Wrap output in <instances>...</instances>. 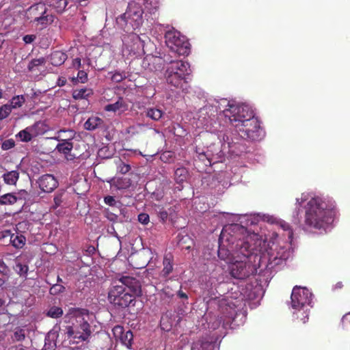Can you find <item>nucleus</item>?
<instances>
[{
	"label": "nucleus",
	"instance_id": "1",
	"mask_svg": "<svg viewBox=\"0 0 350 350\" xmlns=\"http://www.w3.org/2000/svg\"><path fill=\"white\" fill-rule=\"evenodd\" d=\"M295 201L297 206L306 202L304 205L305 228L321 232H327L331 228L336 215V202L332 198L304 192Z\"/></svg>",
	"mask_w": 350,
	"mask_h": 350
},
{
	"label": "nucleus",
	"instance_id": "2",
	"mask_svg": "<svg viewBox=\"0 0 350 350\" xmlns=\"http://www.w3.org/2000/svg\"><path fill=\"white\" fill-rule=\"evenodd\" d=\"M144 11L136 2L129 3L126 12L117 18V24L127 33L123 36L124 49L136 56L144 54V40L134 30L139 29L143 23Z\"/></svg>",
	"mask_w": 350,
	"mask_h": 350
},
{
	"label": "nucleus",
	"instance_id": "3",
	"mask_svg": "<svg viewBox=\"0 0 350 350\" xmlns=\"http://www.w3.org/2000/svg\"><path fill=\"white\" fill-rule=\"evenodd\" d=\"M242 139L258 141L263 138L265 132L260 126L254 111L249 105H243L240 112L230 119V122Z\"/></svg>",
	"mask_w": 350,
	"mask_h": 350
},
{
	"label": "nucleus",
	"instance_id": "4",
	"mask_svg": "<svg viewBox=\"0 0 350 350\" xmlns=\"http://www.w3.org/2000/svg\"><path fill=\"white\" fill-rule=\"evenodd\" d=\"M253 215L245 216L248 227L237 224L225 226L220 232L218 241H267V230L262 226H258V224H251L250 217Z\"/></svg>",
	"mask_w": 350,
	"mask_h": 350
},
{
	"label": "nucleus",
	"instance_id": "5",
	"mask_svg": "<svg viewBox=\"0 0 350 350\" xmlns=\"http://www.w3.org/2000/svg\"><path fill=\"white\" fill-rule=\"evenodd\" d=\"M250 221L252 225L258 224V226H262L267 230V241H274L277 239L293 241L296 238L290 225L273 215L261 213H254L250 217Z\"/></svg>",
	"mask_w": 350,
	"mask_h": 350
},
{
	"label": "nucleus",
	"instance_id": "6",
	"mask_svg": "<svg viewBox=\"0 0 350 350\" xmlns=\"http://www.w3.org/2000/svg\"><path fill=\"white\" fill-rule=\"evenodd\" d=\"M241 252L242 257L228 262V270L232 278L243 280L256 272V266L249 260L255 253V247L250 242H241Z\"/></svg>",
	"mask_w": 350,
	"mask_h": 350
},
{
	"label": "nucleus",
	"instance_id": "7",
	"mask_svg": "<svg viewBox=\"0 0 350 350\" xmlns=\"http://www.w3.org/2000/svg\"><path fill=\"white\" fill-rule=\"evenodd\" d=\"M70 319H75V323L67 327V334L69 338L79 341L86 340L91 334L90 312L83 308H69L68 314Z\"/></svg>",
	"mask_w": 350,
	"mask_h": 350
},
{
	"label": "nucleus",
	"instance_id": "8",
	"mask_svg": "<svg viewBox=\"0 0 350 350\" xmlns=\"http://www.w3.org/2000/svg\"><path fill=\"white\" fill-rule=\"evenodd\" d=\"M164 78L166 83L176 89L184 90L191 74L190 65L183 60H165Z\"/></svg>",
	"mask_w": 350,
	"mask_h": 350
},
{
	"label": "nucleus",
	"instance_id": "9",
	"mask_svg": "<svg viewBox=\"0 0 350 350\" xmlns=\"http://www.w3.org/2000/svg\"><path fill=\"white\" fill-rule=\"evenodd\" d=\"M243 105H246L238 104L234 100H228L226 98L214 99L201 109L200 113L202 115L208 114V118L211 120H212V117L219 115L230 122V119L235 118Z\"/></svg>",
	"mask_w": 350,
	"mask_h": 350
},
{
	"label": "nucleus",
	"instance_id": "10",
	"mask_svg": "<svg viewBox=\"0 0 350 350\" xmlns=\"http://www.w3.org/2000/svg\"><path fill=\"white\" fill-rule=\"evenodd\" d=\"M28 20L36 24V27L41 29L45 28L52 24L55 20V16L49 12L42 2L35 3L30 6L26 11Z\"/></svg>",
	"mask_w": 350,
	"mask_h": 350
},
{
	"label": "nucleus",
	"instance_id": "11",
	"mask_svg": "<svg viewBox=\"0 0 350 350\" xmlns=\"http://www.w3.org/2000/svg\"><path fill=\"white\" fill-rule=\"evenodd\" d=\"M165 43L167 47L178 55H187L190 52L189 43L185 37L176 30H169L165 33Z\"/></svg>",
	"mask_w": 350,
	"mask_h": 350
},
{
	"label": "nucleus",
	"instance_id": "12",
	"mask_svg": "<svg viewBox=\"0 0 350 350\" xmlns=\"http://www.w3.org/2000/svg\"><path fill=\"white\" fill-rule=\"evenodd\" d=\"M120 250L122 248H128L130 247L131 249V252H130V258H131V260H137L140 258L146 257L143 261L136 263L135 267L136 269H142L145 267L148 263H149L150 260L152 258L150 256L151 252L150 249H146L144 246L143 242H120Z\"/></svg>",
	"mask_w": 350,
	"mask_h": 350
},
{
	"label": "nucleus",
	"instance_id": "13",
	"mask_svg": "<svg viewBox=\"0 0 350 350\" xmlns=\"http://www.w3.org/2000/svg\"><path fill=\"white\" fill-rule=\"evenodd\" d=\"M139 295L126 291V287L123 286H113L108 293V299L114 306L125 308L135 301L136 295Z\"/></svg>",
	"mask_w": 350,
	"mask_h": 350
},
{
	"label": "nucleus",
	"instance_id": "14",
	"mask_svg": "<svg viewBox=\"0 0 350 350\" xmlns=\"http://www.w3.org/2000/svg\"><path fill=\"white\" fill-rule=\"evenodd\" d=\"M312 294L308 288L301 286H295L291 295V307L295 310L304 309L312 302Z\"/></svg>",
	"mask_w": 350,
	"mask_h": 350
},
{
	"label": "nucleus",
	"instance_id": "15",
	"mask_svg": "<svg viewBox=\"0 0 350 350\" xmlns=\"http://www.w3.org/2000/svg\"><path fill=\"white\" fill-rule=\"evenodd\" d=\"M75 133L72 130H61L57 133L55 139L59 142L56 146V150L65 155L67 160L73 159L74 157L70 154L73 148L72 139Z\"/></svg>",
	"mask_w": 350,
	"mask_h": 350
},
{
	"label": "nucleus",
	"instance_id": "16",
	"mask_svg": "<svg viewBox=\"0 0 350 350\" xmlns=\"http://www.w3.org/2000/svg\"><path fill=\"white\" fill-rule=\"evenodd\" d=\"M218 138L221 143V148H219V150L217 152V154H220L219 156H221V157L226 153L230 155L239 156L246 151L245 145L239 142H234V140L230 142L228 136L225 134L220 133L218 135Z\"/></svg>",
	"mask_w": 350,
	"mask_h": 350
},
{
	"label": "nucleus",
	"instance_id": "17",
	"mask_svg": "<svg viewBox=\"0 0 350 350\" xmlns=\"http://www.w3.org/2000/svg\"><path fill=\"white\" fill-rule=\"evenodd\" d=\"M234 242L217 243V256L221 260L227 262L242 257L240 251L241 245L237 244L234 249Z\"/></svg>",
	"mask_w": 350,
	"mask_h": 350
},
{
	"label": "nucleus",
	"instance_id": "18",
	"mask_svg": "<svg viewBox=\"0 0 350 350\" xmlns=\"http://www.w3.org/2000/svg\"><path fill=\"white\" fill-rule=\"evenodd\" d=\"M48 130L49 126L44 122L38 121L21 131L16 136L21 141L29 142L36 137L44 135Z\"/></svg>",
	"mask_w": 350,
	"mask_h": 350
},
{
	"label": "nucleus",
	"instance_id": "19",
	"mask_svg": "<svg viewBox=\"0 0 350 350\" xmlns=\"http://www.w3.org/2000/svg\"><path fill=\"white\" fill-rule=\"evenodd\" d=\"M38 183L40 189L46 193L52 192L58 186V181L56 178L49 174L41 176L38 180Z\"/></svg>",
	"mask_w": 350,
	"mask_h": 350
},
{
	"label": "nucleus",
	"instance_id": "20",
	"mask_svg": "<svg viewBox=\"0 0 350 350\" xmlns=\"http://www.w3.org/2000/svg\"><path fill=\"white\" fill-rule=\"evenodd\" d=\"M213 149V146L208 148L206 151L197 148L196 150L197 158L202 161L205 165H211L212 161L221 158V156H219L220 154H217V152L219 150V148L218 147L214 150Z\"/></svg>",
	"mask_w": 350,
	"mask_h": 350
},
{
	"label": "nucleus",
	"instance_id": "21",
	"mask_svg": "<svg viewBox=\"0 0 350 350\" xmlns=\"http://www.w3.org/2000/svg\"><path fill=\"white\" fill-rule=\"evenodd\" d=\"M118 282L121 284H117L114 286L126 287V291L133 292L135 294H140L141 286L138 279L134 277L122 276L118 280Z\"/></svg>",
	"mask_w": 350,
	"mask_h": 350
},
{
	"label": "nucleus",
	"instance_id": "22",
	"mask_svg": "<svg viewBox=\"0 0 350 350\" xmlns=\"http://www.w3.org/2000/svg\"><path fill=\"white\" fill-rule=\"evenodd\" d=\"M146 14L151 16L152 20H154L158 16L159 9L160 7V0H142Z\"/></svg>",
	"mask_w": 350,
	"mask_h": 350
},
{
	"label": "nucleus",
	"instance_id": "23",
	"mask_svg": "<svg viewBox=\"0 0 350 350\" xmlns=\"http://www.w3.org/2000/svg\"><path fill=\"white\" fill-rule=\"evenodd\" d=\"M110 184L111 188H115L118 190L126 189L131 185V180L129 178L123 177H114L107 180Z\"/></svg>",
	"mask_w": 350,
	"mask_h": 350
},
{
	"label": "nucleus",
	"instance_id": "24",
	"mask_svg": "<svg viewBox=\"0 0 350 350\" xmlns=\"http://www.w3.org/2000/svg\"><path fill=\"white\" fill-rule=\"evenodd\" d=\"M113 332L115 334L117 333L121 334L120 340L122 344L125 345L128 349L131 348L133 342V333L131 331L124 332L122 331V327L117 325L113 328Z\"/></svg>",
	"mask_w": 350,
	"mask_h": 350
},
{
	"label": "nucleus",
	"instance_id": "25",
	"mask_svg": "<svg viewBox=\"0 0 350 350\" xmlns=\"http://www.w3.org/2000/svg\"><path fill=\"white\" fill-rule=\"evenodd\" d=\"M163 265V268L161 271V275L163 278H167L173 271V255L170 252L164 255Z\"/></svg>",
	"mask_w": 350,
	"mask_h": 350
},
{
	"label": "nucleus",
	"instance_id": "26",
	"mask_svg": "<svg viewBox=\"0 0 350 350\" xmlns=\"http://www.w3.org/2000/svg\"><path fill=\"white\" fill-rule=\"evenodd\" d=\"M161 59L154 56H146L143 61V67L150 71H157L160 69Z\"/></svg>",
	"mask_w": 350,
	"mask_h": 350
},
{
	"label": "nucleus",
	"instance_id": "27",
	"mask_svg": "<svg viewBox=\"0 0 350 350\" xmlns=\"http://www.w3.org/2000/svg\"><path fill=\"white\" fill-rule=\"evenodd\" d=\"M127 109V105L125 103L122 98H119L118 100L112 104L107 105L105 107V110L107 111H113L115 113H122Z\"/></svg>",
	"mask_w": 350,
	"mask_h": 350
},
{
	"label": "nucleus",
	"instance_id": "28",
	"mask_svg": "<svg viewBox=\"0 0 350 350\" xmlns=\"http://www.w3.org/2000/svg\"><path fill=\"white\" fill-rule=\"evenodd\" d=\"M2 178L6 185L16 186L19 178V172L16 170L7 171L2 175Z\"/></svg>",
	"mask_w": 350,
	"mask_h": 350
},
{
	"label": "nucleus",
	"instance_id": "29",
	"mask_svg": "<svg viewBox=\"0 0 350 350\" xmlns=\"http://www.w3.org/2000/svg\"><path fill=\"white\" fill-rule=\"evenodd\" d=\"M13 270L16 271L19 277L27 279L28 265L27 262H23L20 259L15 260V265H13Z\"/></svg>",
	"mask_w": 350,
	"mask_h": 350
},
{
	"label": "nucleus",
	"instance_id": "30",
	"mask_svg": "<svg viewBox=\"0 0 350 350\" xmlns=\"http://www.w3.org/2000/svg\"><path fill=\"white\" fill-rule=\"evenodd\" d=\"M103 124V120L97 116H92L89 118L84 124L86 130L93 131L97 128H100Z\"/></svg>",
	"mask_w": 350,
	"mask_h": 350
},
{
	"label": "nucleus",
	"instance_id": "31",
	"mask_svg": "<svg viewBox=\"0 0 350 350\" xmlns=\"http://www.w3.org/2000/svg\"><path fill=\"white\" fill-rule=\"evenodd\" d=\"M93 94V90L91 88L76 89L72 91V96L75 100H87Z\"/></svg>",
	"mask_w": 350,
	"mask_h": 350
},
{
	"label": "nucleus",
	"instance_id": "32",
	"mask_svg": "<svg viewBox=\"0 0 350 350\" xmlns=\"http://www.w3.org/2000/svg\"><path fill=\"white\" fill-rule=\"evenodd\" d=\"M67 59V55L62 51H54L51 55V62L53 66H58L64 63Z\"/></svg>",
	"mask_w": 350,
	"mask_h": 350
},
{
	"label": "nucleus",
	"instance_id": "33",
	"mask_svg": "<svg viewBox=\"0 0 350 350\" xmlns=\"http://www.w3.org/2000/svg\"><path fill=\"white\" fill-rule=\"evenodd\" d=\"M266 246V252L269 256V260H277V250L280 247V242H267Z\"/></svg>",
	"mask_w": 350,
	"mask_h": 350
},
{
	"label": "nucleus",
	"instance_id": "34",
	"mask_svg": "<svg viewBox=\"0 0 350 350\" xmlns=\"http://www.w3.org/2000/svg\"><path fill=\"white\" fill-rule=\"evenodd\" d=\"M213 347V342L206 339H201L194 342L192 350H211Z\"/></svg>",
	"mask_w": 350,
	"mask_h": 350
},
{
	"label": "nucleus",
	"instance_id": "35",
	"mask_svg": "<svg viewBox=\"0 0 350 350\" xmlns=\"http://www.w3.org/2000/svg\"><path fill=\"white\" fill-rule=\"evenodd\" d=\"M188 171L185 167H181L176 170L174 172V179L177 183H183L188 178Z\"/></svg>",
	"mask_w": 350,
	"mask_h": 350
},
{
	"label": "nucleus",
	"instance_id": "36",
	"mask_svg": "<svg viewBox=\"0 0 350 350\" xmlns=\"http://www.w3.org/2000/svg\"><path fill=\"white\" fill-rule=\"evenodd\" d=\"M62 308L57 306H52L48 309L46 312H45V315H46L47 317L52 319L60 318L62 317Z\"/></svg>",
	"mask_w": 350,
	"mask_h": 350
},
{
	"label": "nucleus",
	"instance_id": "37",
	"mask_svg": "<svg viewBox=\"0 0 350 350\" xmlns=\"http://www.w3.org/2000/svg\"><path fill=\"white\" fill-rule=\"evenodd\" d=\"M25 102V98L23 95H18L14 96L11 100L10 103V106L12 108V109H16L21 107L23 105Z\"/></svg>",
	"mask_w": 350,
	"mask_h": 350
},
{
	"label": "nucleus",
	"instance_id": "38",
	"mask_svg": "<svg viewBox=\"0 0 350 350\" xmlns=\"http://www.w3.org/2000/svg\"><path fill=\"white\" fill-rule=\"evenodd\" d=\"M18 198L13 193H5L0 197V204H13Z\"/></svg>",
	"mask_w": 350,
	"mask_h": 350
},
{
	"label": "nucleus",
	"instance_id": "39",
	"mask_svg": "<svg viewBox=\"0 0 350 350\" xmlns=\"http://www.w3.org/2000/svg\"><path fill=\"white\" fill-rule=\"evenodd\" d=\"M41 250L48 254L53 255L57 251V247L53 243L44 242L41 245Z\"/></svg>",
	"mask_w": 350,
	"mask_h": 350
},
{
	"label": "nucleus",
	"instance_id": "40",
	"mask_svg": "<svg viewBox=\"0 0 350 350\" xmlns=\"http://www.w3.org/2000/svg\"><path fill=\"white\" fill-rule=\"evenodd\" d=\"M0 239H4L5 241H21L17 235L9 230H5L0 232Z\"/></svg>",
	"mask_w": 350,
	"mask_h": 350
},
{
	"label": "nucleus",
	"instance_id": "41",
	"mask_svg": "<svg viewBox=\"0 0 350 350\" xmlns=\"http://www.w3.org/2000/svg\"><path fill=\"white\" fill-rule=\"evenodd\" d=\"M67 5V0H54V1L51 3V5L59 13L63 12L65 10Z\"/></svg>",
	"mask_w": 350,
	"mask_h": 350
},
{
	"label": "nucleus",
	"instance_id": "42",
	"mask_svg": "<svg viewBox=\"0 0 350 350\" xmlns=\"http://www.w3.org/2000/svg\"><path fill=\"white\" fill-rule=\"evenodd\" d=\"M146 115L154 120H159L163 115V112L159 109L150 108L147 110Z\"/></svg>",
	"mask_w": 350,
	"mask_h": 350
},
{
	"label": "nucleus",
	"instance_id": "43",
	"mask_svg": "<svg viewBox=\"0 0 350 350\" xmlns=\"http://www.w3.org/2000/svg\"><path fill=\"white\" fill-rule=\"evenodd\" d=\"M12 340L18 342L23 341L25 339V330L23 328L15 329L13 333Z\"/></svg>",
	"mask_w": 350,
	"mask_h": 350
},
{
	"label": "nucleus",
	"instance_id": "44",
	"mask_svg": "<svg viewBox=\"0 0 350 350\" xmlns=\"http://www.w3.org/2000/svg\"><path fill=\"white\" fill-rule=\"evenodd\" d=\"M12 111V108L10 106L8 103L2 105L0 107V120H3L8 117Z\"/></svg>",
	"mask_w": 350,
	"mask_h": 350
},
{
	"label": "nucleus",
	"instance_id": "45",
	"mask_svg": "<svg viewBox=\"0 0 350 350\" xmlns=\"http://www.w3.org/2000/svg\"><path fill=\"white\" fill-rule=\"evenodd\" d=\"M156 212L159 219L163 223L165 222L168 217L167 211L163 207L159 206L156 208Z\"/></svg>",
	"mask_w": 350,
	"mask_h": 350
},
{
	"label": "nucleus",
	"instance_id": "46",
	"mask_svg": "<svg viewBox=\"0 0 350 350\" xmlns=\"http://www.w3.org/2000/svg\"><path fill=\"white\" fill-rule=\"evenodd\" d=\"M111 74V79L116 83H120L126 77V75L124 72L116 71Z\"/></svg>",
	"mask_w": 350,
	"mask_h": 350
},
{
	"label": "nucleus",
	"instance_id": "47",
	"mask_svg": "<svg viewBox=\"0 0 350 350\" xmlns=\"http://www.w3.org/2000/svg\"><path fill=\"white\" fill-rule=\"evenodd\" d=\"M88 80V74L83 71V70H79L78 72L77 77H73L72 79V81L73 82H81V83H85Z\"/></svg>",
	"mask_w": 350,
	"mask_h": 350
},
{
	"label": "nucleus",
	"instance_id": "48",
	"mask_svg": "<svg viewBox=\"0 0 350 350\" xmlns=\"http://www.w3.org/2000/svg\"><path fill=\"white\" fill-rule=\"evenodd\" d=\"M44 63V58H39V59H32L28 64V70L29 71H33L35 70V68L42 65Z\"/></svg>",
	"mask_w": 350,
	"mask_h": 350
},
{
	"label": "nucleus",
	"instance_id": "49",
	"mask_svg": "<svg viewBox=\"0 0 350 350\" xmlns=\"http://www.w3.org/2000/svg\"><path fill=\"white\" fill-rule=\"evenodd\" d=\"M288 256V249L285 246L280 245L279 249L277 250V259H286Z\"/></svg>",
	"mask_w": 350,
	"mask_h": 350
},
{
	"label": "nucleus",
	"instance_id": "50",
	"mask_svg": "<svg viewBox=\"0 0 350 350\" xmlns=\"http://www.w3.org/2000/svg\"><path fill=\"white\" fill-rule=\"evenodd\" d=\"M131 170V166L129 164L124 163L120 161L117 165V170L122 174H125L129 172Z\"/></svg>",
	"mask_w": 350,
	"mask_h": 350
},
{
	"label": "nucleus",
	"instance_id": "51",
	"mask_svg": "<svg viewBox=\"0 0 350 350\" xmlns=\"http://www.w3.org/2000/svg\"><path fill=\"white\" fill-rule=\"evenodd\" d=\"M65 290V287L61 284H55L53 285L50 288V294L51 295H57L59 293H61L62 292H64Z\"/></svg>",
	"mask_w": 350,
	"mask_h": 350
},
{
	"label": "nucleus",
	"instance_id": "52",
	"mask_svg": "<svg viewBox=\"0 0 350 350\" xmlns=\"http://www.w3.org/2000/svg\"><path fill=\"white\" fill-rule=\"evenodd\" d=\"M0 273L5 276H8L10 274L8 266L2 260H0Z\"/></svg>",
	"mask_w": 350,
	"mask_h": 350
},
{
	"label": "nucleus",
	"instance_id": "53",
	"mask_svg": "<svg viewBox=\"0 0 350 350\" xmlns=\"http://www.w3.org/2000/svg\"><path fill=\"white\" fill-rule=\"evenodd\" d=\"M138 221L139 223H141L144 225H146V224H148V222L150 221V217L147 213H140L138 215Z\"/></svg>",
	"mask_w": 350,
	"mask_h": 350
},
{
	"label": "nucleus",
	"instance_id": "54",
	"mask_svg": "<svg viewBox=\"0 0 350 350\" xmlns=\"http://www.w3.org/2000/svg\"><path fill=\"white\" fill-rule=\"evenodd\" d=\"M104 202H105V203L106 204H107L109 206H116V203H117V202L116 201L114 197L111 196H108L105 197Z\"/></svg>",
	"mask_w": 350,
	"mask_h": 350
},
{
	"label": "nucleus",
	"instance_id": "55",
	"mask_svg": "<svg viewBox=\"0 0 350 350\" xmlns=\"http://www.w3.org/2000/svg\"><path fill=\"white\" fill-rule=\"evenodd\" d=\"M14 146V142L12 140H5L2 144V148L3 150H9Z\"/></svg>",
	"mask_w": 350,
	"mask_h": 350
},
{
	"label": "nucleus",
	"instance_id": "56",
	"mask_svg": "<svg viewBox=\"0 0 350 350\" xmlns=\"http://www.w3.org/2000/svg\"><path fill=\"white\" fill-rule=\"evenodd\" d=\"M36 38L35 35H25L23 40L25 42V44H31L33 42Z\"/></svg>",
	"mask_w": 350,
	"mask_h": 350
},
{
	"label": "nucleus",
	"instance_id": "57",
	"mask_svg": "<svg viewBox=\"0 0 350 350\" xmlns=\"http://www.w3.org/2000/svg\"><path fill=\"white\" fill-rule=\"evenodd\" d=\"M12 246L16 248H23L24 245H25V242H12Z\"/></svg>",
	"mask_w": 350,
	"mask_h": 350
},
{
	"label": "nucleus",
	"instance_id": "58",
	"mask_svg": "<svg viewBox=\"0 0 350 350\" xmlns=\"http://www.w3.org/2000/svg\"><path fill=\"white\" fill-rule=\"evenodd\" d=\"M178 297L180 299H187L188 295L182 291H178L177 293Z\"/></svg>",
	"mask_w": 350,
	"mask_h": 350
},
{
	"label": "nucleus",
	"instance_id": "59",
	"mask_svg": "<svg viewBox=\"0 0 350 350\" xmlns=\"http://www.w3.org/2000/svg\"><path fill=\"white\" fill-rule=\"evenodd\" d=\"M54 202L57 206H59L62 202V195H57L54 198Z\"/></svg>",
	"mask_w": 350,
	"mask_h": 350
},
{
	"label": "nucleus",
	"instance_id": "60",
	"mask_svg": "<svg viewBox=\"0 0 350 350\" xmlns=\"http://www.w3.org/2000/svg\"><path fill=\"white\" fill-rule=\"evenodd\" d=\"M74 66H77L78 68H80L81 66V59L80 58H76L73 61Z\"/></svg>",
	"mask_w": 350,
	"mask_h": 350
},
{
	"label": "nucleus",
	"instance_id": "61",
	"mask_svg": "<svg viewBox=\"0 0 350 350\" xmlns=\"http://www.w3.org/2000/svg\"><path fill=\"white\" fill-rule=\"evenodd\" d=\"M8 350H25V349L23 348L22 346H13L10 348H9Z\"/></svg>",
	"mask_w": 350,
	"mask_h": 350
},
{
	"label": "nucleus",
	"instance_id": "62",
	"mask_svg": "<svg viewBox=\"0 0 350 350\" xmlns=\"http://www.w3.org/2000/svg\"><path fill=\"white\" fill-rule=\"evenodd\" d=\"M21 197L26 198V197L28 196L27 192L25 190H22L20 193Z\"/></svg>",
	"mask_w": 350,
	"mask_h": 350
},
{
	"label": "nucleus",
	"instance_id": "63",
	"mask_svg": "<svg viewBox=\"0 0 350 350\" xmlns=\"http://www.w3.org/2000/svg\"><path fill=\"white\" fill-rule=\"evenodd\" d=\"M342 287H343V284H342V282H338V283H336V288H339V289H340V288H342Z\"/></svg>",
	"mask_w": 350,
	"mask_h": 350
},
{
	"label": "nucleus",
	"instance_id": "64",
	"mask_svg": "<svg viewBox=\"0 0 350 350\" xmlns=\"http://www.w3.org/2000/svg\"><path fill=\"white\" fill-rule=\"evenodd\" d=\"M167 155L169 156V152H165L162 154V159L167 157Z\"/></svg>",
	"mask_w": 350,
	"mask_h": 350
}]
</instances>
